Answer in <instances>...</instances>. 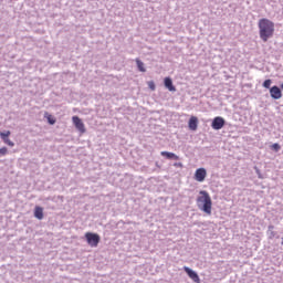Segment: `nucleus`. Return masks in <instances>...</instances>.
Returning a JSON list of instances; mask_svg holds the SVG:
<instances>
[{"instance_id": "obj_1", "label": "nucleus", "mask_w": 283, "mask_h": 283, "mask_svg": "<svg viewBox=\"0 0 283 283\" xmlns=\"http://www.w3.org/2000/svg\"><path fill=\"white\" fill-rule=\"evenodd\" d=\"M259 36L263 43H268L269 39H273L275 34V22L270 19L263 18L258 22Z\"/></svg>"}, {"instance_id": "obj_2", "label": "nucleus", "mask_w": 283, "mask_h": 283, "mask_svg": "<svg viewBox=\"0 0 283 283\" xmlns=\"http://www.w3.org/2000/svg\"><path fill=\"white\" fill-rule=\"evenodd\" d=\"M198 208L207 213V216H211V209L213 207V202L211 201V196L206 190H201L199 192V197L197 198Z\"/></svg>"}, {"instance_id": "obj_3", "label": "nucleus", "mask_w": 283, "mask_h": 283, "mask_svg": "<svg viewBox=\"0 0 283 283\" xmlns=\"http://www.w3.org/2000/svg\"><path fill=\"white\" fill-rule=\"evenodd\" d=\"M86 242L90 244L92 248L98 247V243L101 242V235L92 232H86L85 233Z\"/></svg>"}, {"instance_id": "obj_4", "label": "nucleus", "mask_w": 283, "mask_h": 283, "mask_svg": "<svg viewBox=\"0 0 283 283\" xmlns=\"http://www.w3.org/2000/svg\"><path fill=\"white\" fill-rule=\"evenodd\" d=\"M72 120H73V125L75 126V129H77L80 134H85L86 129H85V124L83 123V119L80 118L78 116H73Z\"/></svg>"}, {"instance_id": "obj_5", "label": "nucleus", "mask_w": 283, "mask_h": 283, "mask_svg": "<svg viewBox=\"0 0 283 283\" xmlns=\"http://www.w3.org/2000/svg\"><path fill=\"white\" fill-rule=\"evenodd\" d=\"M206 178H207V169L198 168L195 172V180H197V182H205Z\"/></svg>"}, {"instance_id": "obj_6", "label": "nucleus", "mask_w": 283, "mask_h": 283, "mask_svg": "<svg viewBox=\"0 0 283 283\" xmlns=\"http://www.w3.org/2000/svg\"><path fill=\"white\" fill-rule=\"evenodd\" d=\"M12 133L10 130L0 133V138L3 140L4 145H8L9 147H14V142L10 140V135Z\"/></svg>"}, {"instance_id": "obj_7", "label": "nucleus", "mask_w": 283, "mask_h": 283, "mask_svg": "<svg viewBox=\"0 0 283 283\" xmlns=\"http://www.w3.org/2000/svg\"><path fill=\"white\" fill-rule=\"evenodd\" d=\"M224 119L221 116L214 117L211 124L212 129H222L224 127Z\"/></svg>"}, {"instance_id": "obj_8", "label": "nucleus", "mask_w": 283, "mask_h": 283, "mask_svg": "<svg viewBox=\"0 0 283 283\" xmlns=\"http://www.w3.org/2000/svg\"><path fill=\"white\" fill-rule=\"evenodd\" d=\"M184 271L187 273L190 280H192V282L200 283V276L193 270H191L190 268L184 266Z\"/></svg>"}, {"instance_id": "obj_9", "label": "nucleus", "mask_w": 283, "mask_h": 283, "mask_svg": "<svg viewBox=\"0 0 283 283\" xmlns=\"http://www.w3.org/2000/svg\"><path fill=\"white\" fill-rule=\"evenodd\" d=\"M270 95L274 101H280L282 98V90H280L277 86H272L270 88Z\"/></svg>"}, {"instance_id": "obj_10", "label": "nucleus", "mask_w": 283, "mask_h": 283, "mask_svg": "<svg viewBox=\"0 0 283 283\" xmlns=\"http://www.w3.org/2000/svg\"><path fill=\"white\" fill-rule=\"evenodd\" d=\"M164 85L167 90H169V92H176V86H174L171 77H165Z\"/></svg>"}, {"instance_id": "obj_11", "label": "nucleus", "mask_w": 283, "mask_h": 283, "mask_svg": "<svg viewBox=\"0 0 283 283\" xmlns=\"http://www.w3.org/2000/svg\"><path fill=\"white\" fill-rule=\"evenodd\" d=\"M188 127L192 132H196V129H198V117L191 116L188 123Z\"/></svg>"}, {"instance_id": "obj_12", "label": "nucleus", "mask_w": 283, "mask_h": 283, "mask_svg": "<svg viewBox=\"0 0 283 283\" xmlns=\"http://www.w3.org/2000/svg\"><path fill=\"white\" fill-rule=\"evenodd\" d=\"M160 155L164 156V158H167L168 160H180V157H178V155L174 153L161 151Z\"/></svg>"}, {"instance_id": "obj_13", "label": "nucleus", "mask_w": 283, "mask_h": 283, "mask_svg": "<svg viewBox=\"0 0 283 283\" xmlns=\"http://www.w3.org/2000/svg\"><path fill=\"white\" fill-rule=\"evenodd\" d=\"M34 218H36L38 220H43V208L36 206L34 208Z\"/></svg>"}, {"instance_id": "obj_14", "label": "nucleus", "mask_w": 283, "mask_h": 283, "mask_svg": "<svg viewBox=\"0 0 283 283\" xmlns=\"http://www.w3.org/2000/svg\"><path fill=\"white\" fill-rule=\"evenodd\" d=\"M44 118L48 119V123L50 125H54L56 123V118H54V116L50 115V113H45Z\"/></svg>"}, {"instance_id": "obj_15", "label": "nucleus", "mask_w": 283, "mask_h": 283, "mask_svg": "<svg viewBox=\"0 0 283 283\" xmlns=\"http://www.w3.org/2000/svg\"><path fill=\"white\" fill-rule=\"evenodd\" d=\"M136 64H137L139 72H146L145 63H143V61H140L139 59H136Z\"/></svg>"}, {"instance_id": "obj_16", "label": "nucleus", "mask_w": 283, "mask_h": 283, "mask_svg": "<svg viewBox=\"0 0 283 283\" xmlns=\"http://www.w3.org/2000/svg\"><path fill=\"white\" fill-rule=\"evenodd\" d=\"M263 87H265V90H270L271 88V80H265L263 82Z\"/></svg>"}, {"instance_id": "obj_17", "label": "nucleus", "mask_w": 283, "mask_h": 283, "mask_svg": "<svg viewBox=\"0 0 283 283\" xmlns=\"http://www.w3.org/2000/svg\"><path fill=\"white\" fill-rule=\"evenodd\" d=\"M148 87H149V90H151V92L156 91V84L154 83V81L148 82Z\"/></svg>"}, {"instance_id": "obj_18", "label": "nucleus", "mask_w": 283, "mask_h": 283, "mask_svg": "<svg viewBox=\"0 0 283 283\" xmlns=\"http://www.w3.org/2000/svg\"><path fill=\"white\" fill-rule=\"evenodd\" d=\"M271 149H273V151H280V149H282V147L280 146V144H273L271 146Z\"/></svg>"}, {"instance_id": "obj_19", "label": "nucleus", "mask_w": 283, "mask_h": 283, "mask_svg": "<svg viewBox=\"0 0 283 283\" xmlns=\"http://www.w3.org/2000/svg\"><path fill=\"white\" fill-rule=\"evenodd\" d=\"M7 154H8V147L0 148V158L1 156H7Z\"/></svg>"}, {"instance_id": "obj_20", "label": "nucleus", "mask_w": 283, "mask_h": 283, "mask_svg": "<svg viewBox=\"0 0 283 283\" xmlns=\"http://www.w3.org/2000/svg\"><path fill=\"white\" fill-rule=\"evenodd\" d=\"M175 167H182V163H176Z\"/></svg>"}]
</instances>
